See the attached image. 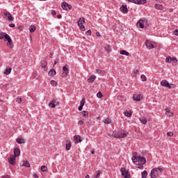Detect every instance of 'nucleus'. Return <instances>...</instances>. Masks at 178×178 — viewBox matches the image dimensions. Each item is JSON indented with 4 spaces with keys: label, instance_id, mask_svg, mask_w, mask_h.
<instances>
[{
    "label": "nucleus",
    "instance_id": "nucleus-50",
    "mask_svg": "<svg viewBox=\"0 0 178 178\" xmlns=\"http://www.w3.org/2000/svg\"><path fill=\"white\" fill-rule=\"evenodd\" d=\"M86 35H91V30H88L86 32Z\"/></svg>",
    "mask_w": 178,
    "mask_h": 178
},
{
    "label": "nucleus",
    "instance_id": "nucleus-48",
    "mask_svg": "<svg viewBox=\"0 0 178 178\" xmlns=\"http://www.w3.org/2000/svg\"><path fill=\"white\" fill-rule=\"evenodd\" d=\"M100 176H101V171L99 170L95 176V178H99Z\"/></svg>",
    "mask_w": 178,
    "mask_h": 178
},
{
    "label": "nucleus",
    "instance_id": "nucleus-40",
    "mask_svg": "<svg viewBox=\"0 0 178 178\" xmlns=\"http://www.w3.org/2000/svg\"><path fill=\"white\" fill-rule=\"evenodd\" d=\"M86 104V99H82L81 100V102H80V106H84V104Z\"/></svg>",
    "mask_w": 178,
    "mask_h": 178
},
{
    "label": "nucleus",
    "instance_id": "nucleus-15",
    "mask_svg": "<svg viewBox=\"0 0 178 178\" xmlns=\"http://www.w3.org/2000/svg\"><path fill=\"white\" fill-rule=\"evenodd\" d=\"M15 161H16V157L11 154L8 158V163L10 165H15Z\"/></svg>",
    "mask_w": 178,
    "mask_h": 178
},
{
    "label": "nucleus",
    "instance_id": "nucleus-12",
    "mask_svg": "<svg viewBox=\"0 0 178 178\" xmlns=\"http://www.w3.org/2000/svg\"><path fill=\"white\" fill-rule=\"evenodd\" d=\"M6 41H8L6 45L7 47H10V48H13L14 45H13V42L12 41V38H10V36H9L8 38H7L6 39Z\"/></svg>",
    "mask_w": 178,
    "mask_h": 178
},
{
    "label": "nucleus",
    "instance_id": "nucleus-42",
    "mask_svg": "<svg viewBox=\"0 0 178 178\" xmlns=\"http://www.w3.org/2000/svg\"><path fill=\"white\" fill-rule=\"evenodd\" d=\"M140 78L142 79V81H145L147 80V76H145V75L144 74L140 75Z\"/></svg>",
    "mask_w": 178,
    "mask_h": 178
},
{
    "label": "nucleus",
    "instance_id": "nucleus-54",
    "mask_svg": "<svg viewBox=\"0 0 178 178\" xmlns=\"http://www.w3.org/2000/svg\"><path fill=\"white\" fill-rule=\"evenodd\" d=\"M173 33H174L175 35L178 36V29L175 30Z\"/></svg>",
    "mask_w": 178,
    "mask_h": 178
},
{
    "label": "nucleus",
    "instance_id": "nucleus-36",
    "mask_svg": "<svg viewBox=\"0 0 178 178\" xmlns=\"http://www.w3.org/2000/svg\"><path fill=\"white\" fill-rule=\"evenodd\" d=\"M40 170L41 172H47V170H48V168L46 165H42Z\"/></svg>",
    "mask_w": 178,
    "mask_h": 178
},
{
    "label": "nucleus",
    "instance_id": "nucleus-51",
    "mask_svg": "<svg viewBox=\"0 0 178 178\" xmlns=\"http://www.w3.org/2000/svg\"><path fill=\"white\" fill-rule=\"evenodd\" d=\"M139 70H134V76H136L137 73H138Z\"/></svg>",
    "mask_w": 178,
    "mask_h": 178
},
{
    "label": "nucleus",
    "instance_id": "nucleus-26",
    "mask_svg": "<svg viewBox=\"0 0 178 178\" xmlns=\"http://www.w3.org/2000/svg\"><path fill=\"white\" fill-rule=\"evenodd\" d=\"M56 74V71H55V70H51L48 73V75L51 77H54V76H55Z\"/></svg>",
    "mask_w": 178,
    "mask_h": 178
},
{
    "label": "nucleus",
    "instance_id": "nucleus-24",
    "mask_svg": "<svg viewBox=\"0 0 178 178\" xmlns=\"http://www.w3.org/2000/svg\"><path fill=\"white\" fill-rule=\"evenodd\" d=\"M96 73H97V74H100V76H104L106 73V72L102 70L97 69Z\"/></svg>",
    "mask_w": 178,
    "mask_h": 178
},
{
    "label": "nucleus",
    "instance_id": "nucleus-7",
    "mask_svg": "<svg viewBox=\"0 0 178 178\" xmlns=\"http://www.w3.org/2000/svg\"><path fill=\"white\" fill-rule=\"evenodd\" d=\"M61 7L63 10H72V5L67 3V2H63Z\"/></svg>",
    "mask_w": 178,
    "mask_h": 178
},
{
    "label": "nucleus",
    "instance_id": "nucleus-62",
    "mask_svg": "<svg viewBox=\"0 0 178 178\" xmlns=\"http://www.w3.org/2000/svg\"><path fill=\"white\" fill-rule=\"evenodd\" d=\"M85 178H90V175H87Z\"/></svg>",
    "mask_w": 178,
    "mask_h": 178
},
{
    "label": "nucleus",
    "instance_id": "nucleus-22",
    "mask_svg": "<svg viewBox=\"0 0 178 178\" xmlns=\"http://www.w3.org/2000/svg\"><path fill=\"white\" fill-rule=\"evenodd\" d=\"M97 79L95 75H91L89 79H88V83H94V81Z\"/></svg>",
    "mask_w": 178,
    "mask_h": 178
},
{
    "label": "nucleus",
    "instance_id": "nucleus-58",
    "mask_svg": "<svg viewBox=\"0 0 178 178\" xmlns=\"http://www.w3.org/2000/svg\"><path fill=\"white\" fill-rule=\"evenodd\" d=\"M57 18L58 19H62V15H58Z\"/></svg>",
    "mask_w": 178,
    "mask_h": 178
},
{
    "label": "nucleus",
    "instance_id": "nucleus-52",
    "mask_svg": "<svg viewBox=\"0 0 178 178\" xmlns=\"http://www.w3.org/2000/svg\"><path fill=\"white\" fill-rule=\"evenodd\" d=\"M42 67H43V69H45V67H47V63H42Z\"/></svg>",
    "mask_w": 178,
    "mask_h": 178
},
{
    "label": "nucleus",
    "instance_id": "nucleus-44",
    "mask_svg": "<svg viewBox=\"0 0 178 178\" xmlns=\"http://www.w3.org/2000/svg\"><path fill=\"white\" fill-rule=\"evenodd\" d=\"M15 101L17 104H22V97H17Z\"/></svg>",
    "mask_w": 178,
    "mask_h": 178
},
{
    "label": "nucleus",
    "instance_id": "nucleus-35",
    "mask_svg": "<svg viewBox=\"0 0 178 178\" xmlns=\"http://www.w3.org/2000/svg\"><path fill=\"white\" fill-rule=\"evenodd\" d=\"M124 115L127 118H131V112L125 111V112H124Z\"/></svg>",
    "mask_w": 178,
    "mask_h": 178
},
{
    "label": "nucleus",
    "instance_id": "nucleus-47",
    "mask_svg": "<svg viewBox=\"0 0 178 178\" xmlns=\"http://www.w3.org/2000/svg\"><path fill=\"white\" fill-rule=\"evenodd\" d=\"M167 136L168 137H173V132H168Z\"/></svg>",
    "mask_w": 178,
    "mask_h": 178
},
{
    "label": "nucleus",
    "instance_id": "nucleus-33",
    "mask_svg": "<svg viewBox=\"0 0 178 178\" xmlns=\"http://www.w3.org/2000/svg\"><path fill=\"white\" fill-rule=\"evenodd\" d=\"M35 30H36L35 26H34V25H31V26H29V31H30L31 33H34V31H35Z\"/></svg>",
    "mask_w": 178,
    "mask_h": 178
},
{
    "label": "nucleus",
    "instance_id": "nucleus-60",
    "mask_svg": "<svg viewBox=\"0 0 178 178\" xmlns=\"http://www.w3.org/2000/svg\"><path fill=\"white\" fill-rule=\"evenodd\" d=\"M173 10H174L173 8H169L168 12L172 13V12H173Z\"/></svg>",
    "mask_w": 178,
    "mask_h": 178
},
{
    "label": "nucleus",
    "instance_id": "nucleus-14",
    "mask_svg": "<svg viewBox=\"0 0 178 178\" xmlns=\"http://www.w3.org/2000/svg\"><path fill=\"white\" fill-rule=\"evenodd\" d=\"M10 36L8 35V33L5 32H1L0 33V40H3V41H6V39L8 38Z\"/></svg>",
    "mask_w": 178,
    "mask_h": 178
},
{
    "label": "nucleus",
    "instance_id": "nucleus-49",
    "mask_svg": "<svg viewBox=\"0 0 178 178\" xmlns=\"http://www.w3.org/2000/svg\"><path fill=\"white\" fill-rule=\"evenodd\" d=\"M78 124H79L80 126H83V124H84V122L83 120H79L78 122Z\"/></svg>",
    "mask_w": 178,
    "mask_h": 178
},
{
    "label": "nucleus",
    "instance_id": "nucleus-41",
    "mask_svg": "<svg viewBox=\"0 0 178 178\" xmlns=\"http://www.w3.org/2000/svg\"><path fill=\"white\" fill-rule=\"evenodd\" d=\"M51 101L54 103L56 106L59 105V102H58V99H53Z\"/></svg>",
    "mask_w": 178,
    "mask_h": 178
},
{
    "label": "nucleus",
    "instance_id": "nucleus-4",
    "mask_svg": "<svg viewBox=\"0 0 178 178\" xmlns=\"http://www.w3.org/2000/svg\"><path fill=\"white\" fill-rule=\"evenodd\" d=\"M83 23H86V21L83 17H81L78 21V26L82 31H86V27L83 25Z\"/></svg>",
    "mask_w": 178,
    "mask_h": 178
},
{
    "label": "nucleus",
    "instance_id": "nucleus-46",
    "mask_svg": "<svg viewBox=\"0 0 178 178\" xmlns=\"http://www.w3.org/2000/svg\"><path fill=\"white\" fill-rule=\"evenodd\" d=\"M97 98H102V92H97Z\"/></svg>",
    "mask_w": 178,
    "mask_h": 178
},
{
    "label": "nucleus",
    "instance_id": "nucleus-1",
    "mask_svg": "<svg viewBox=\"0 0 178 178\" xmlns=\"http://www.w3.org/2000/svg\"><path fill=\"white\" fill-rule=\"evenodd\" d=\"M162 172H163V169L161 168H154L150 172V177L151 178H158L162 175Z\"/></svg>",
    "mask_w": 178,
    "mask_h": 178
},
{
    "label": "nucleus",
    "instance_id": "nucleus-9",
    "mask_svg": "<svg viewBox=\"0 0 178 178\" xmlns=\"http://www.w3.org/2000/svg\"><path fill=\"white\" fill-rule=\"evenodd\" d=\"M142 158L143 157H141V156H132V162L135 165L138 166V165H140V162Z\"/></svg>",
    "mask_w": 178,
    "mask_h": 178
},
{
    "label": "nucleus",
    "instance_id": "nucleus-18",
    "mask_svg": "<svg viewBox=\"0 0 178 178\" xmlns=\"http://www.w3.org/2000/svg\"><path fill=\"white\" fill-rule=\"evenodd\" d=\"M120 11L122 13H127L128 12V9H127V6H124V5H122L120 8Z\"/></svg>",
    "mask_w": 178,
    "mask_h": 178
},
{
    "label": "nucleus",
    "instance_id": "nucleus-53",
    "mask_svg": "<svg viewBox=\"0 0 178 178\" xmlns=\"http://www.w3.org/2000/svg\"><path fill=\"white\" fill-rule=\"evenodd\" d=\"M51 15L52 16H56V10L51 11Z\"/></svg>",
    "mask_w": 178,
    "mask_h": 178
},
{
    "label": "nucleus",
    "instance_id": "nucleus-10",
    "mask_svg": "<svg viewBox=\"0 0 178 178\" xmlns=\"http://www.w3.org/2000/svg\"><path fill=\"white\" fill-rule=\"evenodd\" d=\"M63 72L61 74V77H66L69 74V69L67 65L63 67Z\"/></svg>",
    "mask_w": 178,
    "mask_h": 178
},
{
    "label": "nucleus",
    "instance_id": "nucleus-23",
    "mask_svg": "<svg viewBox=\"0 0 178 178\" xmlns=\"http://www.w3.org/2000/svg\"><path fill=\"white\" fill-rule=\"evenodd\" d=\"M12 72L11 67H7L4 70L3 73L6 74V76H8V74H10V72Z\"/></svg>",
    "mask_w": 178,
    "mask_h": 178
},
{
    "label": "nucleus",
    "instance_id": "nucleus-55",
    "mask_svg": "<svg viewBox=\"0 0 178 178\" xmlns=\"http://www.w3.org/2000/svg\"><path fill=\"white\" fill-rule=\"evenodd\" d=\"M172 60H173V62H175V63L177 62V58L173 57V58H171Z\"/></svg>",
    "mask_w": 178,
    "mask_h": 178
},
{
    "label": "nucleus",
    "instance_id": "nucleus-25",
    "mask_svg": "<svg viewBox=\"0 0 178 178\" xmlns=\"http://www.w3.org/2000/svg\"><path fill=\"white\" fill-rule=\"evenodd\" d=\"M103 123H104V124H111V123H112V120H111L109 118H107L103 120Z\"/></svg>",
    "mask_w": 178,
    "mask_h": 178
},
{
    "label": "nucleus",
    "instance_id": "nucleus-45",
    "mask_svg": "<svg viewBox=\"0 0 178 178\" xmlns=\"http://www.w3.org/2000/svg\"><path fill=\"white\" fill-rule=\"evenodd\" d=\"M83 116H84V118H86V116H88V111H82L81 112Z\"/></svg>",
    "mask_w": 178,
    "mask_h": 178
},
{
    "label": "nucleus",
    "instance_id": "nucleus-43",
    "mask_svg": "<svg viewBox=\"0 0 178 178\" xmlns=\"http://www.w3.org/2000/svg\"><path fill=\"white\" fill-rule=\"evenodd\" d=\"M49 108H55V106H55L54 103L51 101V102L49 104Z\"/></svg>",
    "mask_w": 178,
    "mask_h": 178
},
{
    "label": "nucleus",
    "instance_id": "nucleus-5",
    "mask_svg": "<svg viewBox=\"0 0 178 178\" xmlns=\"http://www.w3.org/2000/svg\"><path fill=\"white\" fill-rule=\"evenodd\" d=\"M147 24L146 19H140L136 24L137 27L139 29H144V25Z\"/></svg>",
    "mask_w": 178,
    "mask_h": 178
},
{
    "label": "nucleus",
    "instance_id": "nucleus-13",
    "mask_svg": "<svg viewBox=\"0 0 178 178\" xmlns=\"http://www.w3.org/2000/svg\"><path fill=\"white\" fill-rule=\"evenodd\" d=\"M146 162H147V160H145V158L142 157V159H140V164L138 165V168L143 169V165H145Z\"/></svg>",
    "mask_w": 178,
    "mask_h": 178
},
{
    "label": "nucleus",
    "instance_id": "nucleus-64",
    "mask_svg": "<svg viewBox=\"0 0 178 178\" xmlns=\"http://www.w3.org/2000/svg\"><path fill=\"white\" fill-rule=\"evenodd\" d=\"M91 154H92V155H94L95 152H94V151H92Z\"/></svg>",
    "mask_w": 178,
    "mask_h": 178
},
{
    "label": "nucleus",
    "instance_id": "nucleus-27",
    "mask_svg": "<svg viewBox=\"0 0 178 178\" xmlns=\"http://www.w3.org/2000/svg\"><path fill=\"white\" fill-rule=\"evenodd\" d=\"M139 120L140 122V123H142V124H147V118H144V117H142L140 118H139Z\"/></svg>",
    "mask_w": 178,
    "mask_h": 178
},
{
    "label": "nucleus",
    "instance_id": "nucleus-3",
    "mask_svg": "<svg viewBox=\"0 0 178 178\" xmlns=\"http://www.w3.org/2000/svg\"><path fill=\"white\" fill-rule=\"evenodd\" d=\"M161 86H162V87H165L166 88H170V89L175 88V85L172 83H169V82L167 80L161 81Z\"/></svg>",
    "mask_w": 178,
    "mask_h": 178
},
{
    "label": "nucleus",
    "instance_id": "nucleus-17",
    "mask_svg": "<svg viewBox=\"0 0 178 178\" xmlns=\"http://www.w3.org/2000/svg\"><path fill=\"white\" fill-rule=\"evenodd\" d=\"M20 156V149L16 147L14 149V156L17 158V156Z\"/></svg>",
    "mask_w": 178,
    "mask_h": 178
},
{
    "label": "nucleus",
    "instance_id": "nucleus-16",
    "mask_svg": "<svg viewBox=\"0 0 178 178\" xmlns=\"http://www.w3.org/2000/svg\"><path fill=\"white\" fill-rule=\"evenodd\" d=\"M74 140L75 141V144H79V143H81V136L79 135L74 136Z\"/></svg>",
    "mask_w": 178,
    "mask_h": 178
},
{
    "label": "nucleus",
    "instance_id": "nucleus-37",
    "mask_svg": "<svg viewBox=\"0 0 178 178\" xmlns=\"http://www.w3.org/2000/svg\"><path fill=\"white\" fill-rule=\"evenodd\" d=\"M147 176H148V172H147L146 170H144L142 172V178H147Z\"/></svg>",
    "mask_w": 178,
    "mask_h": 178
},
{
    "label": "nucleus",
    "instance_id": "nucleus-2",
    "mask_svg": "<svg viewBox=\"0 0 178 178\" xmlns=\"http://www.w3.org/2000/svg\"><path fill=\"white\" fill-rule=\"evenodd\" d=\"M129 136V132L127 131H120L117 134H114L112 135V137L114 138H124Z\"/></svg>",
    "mask_w": 178,
    "mask_h": 178
},
{
    "label": "nucleus",
    "instance_id": "nucleus-38",
    "mask_svg": "<svg viewBox=\"0 0 178 178\" xmlns=\"http://www.w3.org/2000/svg\"><path fill=\"white\" fill-rule=\"evenodd\" d=\"M50 84H51V86H53L54 87L58 86V83H56L54 80H51L50 81Z\"/></svg>",
    "mask_w": 178,
    "mask_h": 178
},
{
    "label": "nucleus",
    "instance_id": "nucleus-21",
    "mask_svg": "<svg viewBox=\"0 0 178 178\" xmlns=\"http://www.w3.org/2000/svg\"><path fill=\"white\" fill-rule=\"evenodd\" d=\"M134 101H141V96L140 95H134L132 97Z\"/></svg>",
    "mask_w": 178,
    "mask_h": 178
},
{
    "label": "nucleus",
    "instance_id": "nucleus-56",
    "mask_svg": "<svg viewBox=\"0 0 178 178\" xmlns=\"http://www.w3.org/2000/svg\"><path fill=\"white\" fill-rule=\"evenodd\" d=\"M83 106H79V107L78 108L79 111H83Z\"/></svg>",
    "mask_w": 178,
    "mask_h": 178
},
{
    "label": "nucleus",
    "instance_id": "nucleus-8",
    "mask_svg": "<svg viewBox=\"0 0 178 178\" xmlns=\"http://www.w3.org/2000/svg\"><path fill=\"white\" fill-rule=\"evenodd\" d=\"M120 172L122 173V175L124 176V178H130V174L129 173V170H126V168H121Z\"/></svg>",
    "mask_w": 178,
    "mask_h": 178
},
{
    "label": "nucleus",
    "instance_id": "nucleus-29",
    "mask_svg": "<svg viewBox=\"0 0 178 178\" xmlns=\"http://www.w3.org/2000/svg\"><path fill=\"white\" fill-rule=\"evenodd\" d=\"M120 54L121 55H125V56H129L130 55V54L128 53V51H126V50H121V51H120Z\"/></svg>",
    "mask_w": 178,
    "mask_h": 178
},
{
    "label": "nucleus",
    "instance_id": "nucleus-11",
    "mask_svg": "<svg viewBox=\"0 0 178 178\" xmlns=\"http://www.w3.org/2000/svg\"><path fill=\"white\" fill-rule=\"evenodd\" d=\"M145 46L147 49H154V48H155V46L154 45V44H152V42L149 40L145 41Z\"/></svg>",
    "mask_w": 178,
    "mask_h": 178
},
{
    "label": "nucleus",
    "instance_id": "nucleus-61",
    "mask_svg": "<svg viewBox=\"0 0 178 178\" xmlns=\"http://www.w3.org/2000/svg\"><path fill=\"white\" fill-rule=\"evenodd\" d=\"M33 177L38 178V175L37 174H33Z\"/></svg>",
    "mask_w": 178,
    "mask_h": 178
},
{
    "label": "nucleus",
    "instance_id": "nucleus-34",
    "mask_svg": "<svg viewBox=\"0 0 178 178\" xmlns=\"http://www.w3.org/2000/svg\"><path fill=\"white\" fill-rule=\"evenodd\" d=\"M71 147H72V143H70V142H67V143H66L67 151H70Z\"/></svg>",
    "mask_w": 178,
    "mask_h": 178
},
{
    "label": "nucleus",
    "instance_id": "nucleus-28",
    "mask_svg": "<svg viewBox=\"0 0 178 178\" xmlns=\"http://www.w3.org/2000/svg\"><path fill=\"white\" fill-rule=\"evenodd\" d=\"M16 142L17 143V144H24V143H26V140L23 138H17L16 140Z\"/></svg>",
    "mask_w": 178,
    "mask_h": 178
},
{
    "label": "nucleus",
    "instance_id": "nucleus-20",
    "mask_svg": "<svg viewBox=\"0 0 178 178\" xmlns=\"http://www.w3.org/2000/svg\"><path fill=\"white\" fill-rule=\"evenodd\" d=\"M165 115L167 118H172V116H173V113L171 112L169 108H165Z\"/></svg>",
    "mask_w": 178,
    "mask_h": 178
},
{
    "label": "nucleus",
    "instance_id": "nucleus-30",
    "mask_svg": "<svg viewBox=\"0 0 178 178\" xmlns=\"http://www.w3.org/2000/svg\"><path fill=\"white\" fill-rule=\"evenodd\" d=\"M22 166H24L25 168H30V163H29L28 161H22Z\"/></svg>",
    "mask_w": 178,
    "mask_h": 178
},
{
    "label": "nucleus",
    "instance_id": "nucleus-32",
    "mask_svg": "<svg viewBox=\"0 0 178 178\" xmlns=\"http://www.w3.org/2000/svg\"><path fill=\"white\" fill-rule=\"evenodd\" d=\"M104 49H106L107 52H111L112 51V47H111V45L109 44H106L104 47Z\"/></svg>",
    "mask_w": 178,
    "mask_h": 178
},
{
    "label": "nucleus",
    "instance_id": "nucleus-57",
    "mask_svg": "<svg viewBox=\"0 0 178 178\" xmlns=\"http://www.w3.org/2000/svg\"><path fill=\"white\" fill-rule=\"evenodd\" d=\"M15 24H9V27H12V28H13V27H15Z\"/></svg>",
    "mask_w": 178,
    "mask_h": 178
},
{
    "label": "nucleus",
    "instance_id": "nucleus-59",
    "mask_svg": "<svg viewBox=\"0 0 178 178\" xmlns=\"http://www.w3.org/2000/svg\"><path fill=\"white\" fill-rule=\"evenodd\" d=\"M101 34H99V32H96V37H99Z\"/></svg>",
    "mask_w": 178,
    "mask_h": 178
},
{
    "label": "nucleus",
    "instance_id": "nucleus-63",
    "mask_svg": "<svg viewBox=\"0 0 178 178\" xmlns=\"http://www.w3.org/2000/svg\"><path fill=\"white\" fill-rule=\"evenodd\" d=\"M57 63H58V61L56 60V61L54 62V65H56Z\"/></svg>",
    "mask_w": 178,
    "mask_h": 178
},
{
    "label": "nucleus",
    "instance_id": "nucleus-39",
    "mask_svg": "<svg viewBox=\"0 0 178 178\" xmlns=\"http://www.w3.org/2000/svg\"><path fill=\"white\" fill-rule=\"evenodd\" d=\"M171 61H172V58H170V56H168L165 58L166 63H170Z\"/></svg>",
    "mask_w": 178,
    "mask_h": 178
},
{
    "label": "nucleus",
    "instance_id": "nucleus-19",
    "mask_svg": "<svg viewBox=\"0 0 178 178\" xmlns=\"http://www.w3.org/2000/svg\"><path fill=\"white\" fill-rule=\"evenodd\" d=\"M4 16L8 18L9 22H13V17H12V15L10 14V13H5Z\"/></svg>",
    "mask_w": 178,
    "mask_h": 178
},
{
    "label": "nucleus",
    "instance_id": "nucleus-31",
    "mask_svg": "<svg viewBox=\"0 0 178 178\" xmlns=\"http://www.w3.org/2000/svg\"><path fill=\"white\" fill-rule=\"evenodd\" d=\"M155 9H158L159 10H162V9H163V6H162L161 4H156L154 6Z\"/></svg>",
    "mask_w": 178,
    "mask_h": 178
},
{
    "label": "nucleus",
    "instance_id": "nucleus-6",
    "mask_svg": "<svg viewBox=\"0 0 178 178\" xmlns=\"http://www.w3.org/2000/svg\"><path fill=\"white\" fill-rule=\"evenodd\" d=\"M127 1L132 3H136V5H144V3H147V0H127Z\"/></svg>",
    "mask_w": 178,
    "mask_h": 178
}]
</instances>
